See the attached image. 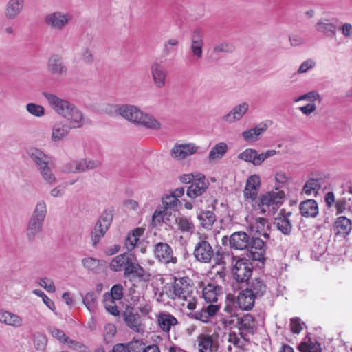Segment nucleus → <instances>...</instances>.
<instances>
[{
    "label": "nucleus",
    "instance_id": "obj_1",
    "mask_svg": "<svg viewBox=\"0 0 352 352\" xmlns=\"http://www.w3.org/2000/svg\"><path fill=\"white\" fill-rule=\"evenodd\" d=\"M43 95L56 112L69 120V125L61 122H57L54 125L52 135L53 141L62 140L69 133L70 129L80 128L83 125V115L74 104L52 94L43 92Z\"/></svg>",
    "mask_w": 352,
    "mask_h": 352
},
{
    "label": "nucleus",
    "instance_id": "obj_2",
    "mask_svg": "<svg viewBox=\"0 0 352 352\" xmlns=\"http://www.w3.org/2000/svg\"><path fill=\"white\" fill-rule=\"evenodd\" d=\"M46 214L45 201L43 200L38 201L27 224L25 234L30 243H33L36 236L42 232Z\"/></svg>",
    "mask_w": 352,
    "mask_h": 352
},
{
    "label": "nucleus",
    "instance_id": "obj_3",
    "mask_svg": "<svg viewBox=\"0 0 352 352\" xmlns=\"http://www.w3.org/2000/svg\"><path fill=\"white\" fill-rule=\"evenodd\" d=\"M27 153L35 164L43 179L50 184L55 183L56 181V177L48 166L49 157L41 149L34 147L29 148L27 150Z\"/></svg>",
    "mask_w": 352,
    "mask_h": 352
},
{
    "label": "nucleus",
    "instance_id": "obj_4",
    "mask_svg": "<svg viewBox=\"0 0 352 352\" xmlns=\"http://www.w3.org/2000/svg\"><path fill=\"white\" fill-rule=\"evenodd\" d=\"M248 248L251 249L247 252V256L252 261L261 262V265H258L259 268L264 267L266 260L264 256L267 249L265 243L259 237H250Z\"/></svg>",
    "mask_w": 352,
    "mask_h": 352
},
{
    "label": "nucleus",
    "instance_id": "obj_5",
    "mask_svg": "<svg viewBox=\"0 0 352 352\" xmlns=\"http://www.w3.org/2000/svg\"><path fill=\"white\" fill-rule=\"evenodd\" d=\"M250 260L243 257L236 261L232 268V274L237 283H244L250 280L254 268Z\"/></svg>",
    "mask_w": 352,
    "mask_h": 352
},
{
    "label": "nucleus",
    "instance_id": "obj_6",
    "mask_svg": "<svg viewBox=\"0 0 352 352\" xmlns=\"http://www.w3.org/2000/svg\"><path fill=\"white\" fill-rule=\"evenodd\" d=\"M285 194L284 191H269L265 194H261L258 199L256 201L259 208L266 206L272 207L273 209L278 208L283 203Z\"/></svg>",
    "mask_w": 352,
    "mask_h": 352
},
{
    "label": "nucleus",
    "instance_id": "obj_7",
    "mask_svg": "<svg viewBox=\"0 0 352 352\" xmlns=\"http://www.w3.org/2000/svg\"><path fill=\"white\" fill-rule=\"evenodd\" d=\"M209 183L206 180L204 174H199L197 179L187 188L186 195L191 199H195L202 195L208 189Z\"/></svg>",
    "mask_w": 352,
    "mask_h": 352
},
{
    "label": "nucleus",
    "instance_id": "obj_8",
    "mask_svg": "<svg viewBox=\"0 0 352 352\" xmlns=\"http://www.w3.org/2000/svg\"><path fill=\"white\" fill-rule=\"evenodd\" d=\"M155 256L158 260L164 263H176L177 258L173 256L172 248L166 243L160 242L155 245Z\"/></svg>",
    "mask_w": 352,
    "mask_h": 352
},
{
    "label": "nucleus",
    "instance_id": "obj_9",
    "mask_svg": "<svg viewBox=\"0 0 352 352\" xmlns=\"http://www.w3.org/2000/svg\"><path fill=\"white\" fill-rule=\"evenodd\" d=\"M47 70L51 74L56 76H63L67 74V67L61 56L58 54H53L49 58Z\"/></svg>",
    "mask_w": 352,
    "mask_h": 352
},
{
    "label": "nucleus",
    "instance_id": "obj_10",
    "mask_svg": "<svg viewBox=\"0 0 352 352\" xmlns=\"http://www.w3.org/2000/svg\"><path fill=\"white\" fill-rule=\"evenodd\" d=\"M193 254L197 261L202 263H210L214 251L208 241L201 240L195 245Z\"/></svg>",
    "mask_w": 352,
    "mask_h": 352
},
{
    "label": "nucleus",
    "instance_id": "obj_11",
    "mask_svg": "<svg viewBox=\"0 0 352 352\" xmlns=\"http://www.w3.org/2000/svg\"><path fill=\"white\" fill-rule=\"evenodd\" d=\"M245 292H249L255 299L264 296L267 290V285L261 278H254L245 282Z\"/></svg>",
    "mask_w": 352,
    "mask_h": 352
},
{
    "label": "nucleus",
    "instance_id": "obj_12",
    "mask_svg": "<svg viewBox=\"0 0 352 352\" xmlns=\"http://www.w3.org/2000/svg\"><path fill=\"white\" fill-rule=\"evenodd\" d=\"M261 186V179L258 175H253L248 177L246 182L245 187L243 190L245 199L256 201L259 188Z\"/></svg>",
    "mask_w": 352,
    "mask_h": 352
},
{
    "label": "nucleus",
    "instance_id": "obj_13",
    "mask_svg": "<svg viewBox=\"0 0 352 352\" xmlns=\"http://www.w3.org/2000/svg\"><path fill=\"white\" fill-rule=\"evenodd\" d=\"M68 21L67 16L60 12L48 14L44 18V22L47 26L57 30H62Z\"/></svg>",
    "mask_w": 352,
    "mask_h": 352
},
{
    "label": "nucleus",
    "instance_id": "obj_14",
    "mask_svg": "<svg viewBox=\"0 0 352 352\" xmlns=\"http://www.w3.org/2000/svg\"><path fill=\"white\" fill-rule=\"evenodd\" d=\"M113 109L114 111L118 112L122 117L133 123L137 121L138 115H141V111L133 105H115Z\"/></svg>",
    "mask_w": 352,
    "mask_h": 352
},
{
    "label": "nucleus",
    "instance_id": "obj_15",
    "mask_svg": "<svg viewBox=\"0 0 352 352\" xmlns=\"http://www.w3.org/2000/svg\"><path fill=\"white\" fill-rule=\"evenodd\" d=\"M217 203V200L214 199V204L210 206L212 210H201L200 212L197 213V219L200 221V225L202 228L210 230L214 223L216 221L217 217L212 210L215 209V204Z\"/></svg>",
    "mask_w": 352,
    "mask_h": 352
},
{
    "label": "nucleus",
    "instance_id": "obj_16",
    "mask_svg": "<svg viewBox=\"0 0 352 352\" xmlns=\"http://www.w3.org/2000/svg\"><path fill=\"white\" fill-rule=\"evenodd\" d=\"M299 210L304 217L315 218L319 213L318 204L315 199H306L300 203Z\"/></svg>",
    "mask_w": 352,
    "mask_h": 352
},
{
    "label": "nucleus",
    "instance_id": "obj_17",
    "mask_svg": "<svg viewBox=\"0 0 352 352\" xmlns=\"http://www.w3.org/2000/svg\"><path fill=\"white\" fill-rule=\"evenodd\" d=\"M151 71L155 86L158 88L164 87L167 76V71L164 66L160 63L155 62L151 65Z\"/></svg>",
    "mask_w": 352,
    "mask_h": 352
},
{
    "label": "nucleus",
    "instance_id": "obj_18",
    "mask_svg": "<svg viewBox=\"0 0 352 352\" xmlns=\"http://www.w3.org/2000/svg\"><path fill=\"white\" fill-rule=\"evenodd\" d=\"M250 236L243 231L233 233L229 239L230 248L236 250H243L248 248Z\"/></svg>",
    "mask_w": 352,
    "mask_h": 352
},
{
    "label": "nucleus",
    "instance_id": "obj_19",
    "mask_svg": "<svg viewBox=\"0 0 352 352\" xmlns=\"http://www.w3.org/2000/svg\"><path fill=\"white\" fill-rule=\"evenodd\" d=\"M197 151V147L193 144L175 145L171 150V155L174 158L184 160Z\"/></svg>",
    "mask_w": 352,
    "mask_h": 352
},
{
    "label": "nucleus",
    "instance_id": "obj_20",
    "mask_svg": "<svg viewBox=\"0 0 352 352\" xmlns=\"http://www.w3.org/2000/svg\"><path fill=\"white\" fill-rule=\"evenodd\" d=\"M239 289L241 291L239 292L236 300L239 307L244 311L252 310L254 305L255 298L249 292H245V289H243L242 287H240Z\"/></svg>",
    "mask_w": 352,
    "mask_h": 352
},
{
    "label": "nucleus",
    "instance_id": "obj_21",
    "mask_svg": "<svg viewBox=\"0 0 352 352\" xmlns=\"http://www.w3.org/2000/svg\"><path fill=\"white\" fill-rule=\"evenodd\" d=\"M24 0H9L8 2L5 16L9 20H13L21 13L23 8Z\"/></svg>",
    "mask_w": 352,
    "mask_h": 352
},
{
    "label": "nucleus",
    "instance_id": "obj_22",
    "mask_svg": "<svg viewBox=\"0 0 352 352\" xmlns=\"http://www.w3.org/2000/svg\"><path fill=\"white\" fill-rule=\"evenodd\" d=\"M248 108L249 105L247 102L237 105L230 113L223 116V120L230 123L238 121L247 112Z\"/></svg>",
    "mask_w": 352,
    "mask_h": 352
},
{
    "label": "nucleus",
    "instance_id": "obj_23",
    "mask_svg": "<svg viewBox=\"0 0 352 352\" xmlns=\"http://www.w3.org/2000/svg\"><path fill=\"white\" fill-rule=\"evenodd\" d=\"M311 175H314V173H311L309 175V179L305 182L302 188V192L306 195H311L312 192H314L316 195L321 188L320 181L322 179V177L313 178L311 177Z\"/></svg>",
    "mask_w": 352,
    "mask_h": 352
},
{
    "label": "nucleus",
    "instance_id": "obj_24",
    "mask_svg": "<svg viewBox=\"0 0 352 352\" xmlns=\"http://www.w3.org/2000/svg\"><path fill=\"white\" fill-rule=\"evenodd\" d=\"M221 292V287L208 283L203 289V297L207 302H215L218 295Z\"/></svg>",
    "mask_w": 352,
    "mask_h": 352
},
{
    "label": "nucleus",
    "instance_id": "obj_25",
    "mask_svg": "<svg viewBox=\"0 0 352 352\" xmlns=\"http://www.w3.org/2000/svg\"><path fill=\"white\" fill-rule=\"evenodd\" d=\"M157 322L160 327L166 333H168L171 327L178 323L177 318L170 314L161 313L158 316Z\"/></svg>",
    "mask_w": 352,
    "mask_h": 352
},
{
    "label": "nucleus",
    "instance_id": "obj_26",
    "mask_svg": "<svg viewBox=\"0 0 352 352\" xmlns=\"http://www.w3.org/2000/svg\"><path fill=\"white\" fill-rule=\"evenodd\" d=\"M333 228L337 234H348L352 229L351 221L344 216L339 217L334 223Z\"/></svg>",
    "mask_w": 352,
    "mask_h": 352
},
{
    "label": "nucleus",
    "instance_id": "obj_27",
    "mask_svg": "<svg viewBox=\"0 0 352 352\" xmlns=\"http://www.w3.org/2000/svg\"><path fill=\"white\" fill-rule=\"evenodd\" d=\"M135 123L152 129H158L161 126L160 123L153 116L144 114L142 111L141 115H138L137 121Z\"/></svg>",
    "mask_w": 352,
    "mask_h": 352
},
{
    "label": "nucleus",
    "instance_id": "obj_28",
    "mask_svg": "<svg viewBox=\"0 0 352 352\" xmlns=\"http://www.w3.org/2000/svg\"><path fill=\"white\" fill-rule=\"evenodd\" d=\"M267 129L266 124L262 126H257L252 129L244 131L242 137L247 142H254L258 140V137Z\"/></svg>",
    "mask_w": 352,
    "mask_h": 352
},
{
    "label": "nucleus",
    "instance_id": "obj_29",
    "mask_svg": "<svg viewBox=\"0 0 352 352\" xmlns=\"http://www.w3.org/2000/svg\"><path fill=\"white\" fill-rule=\"evenodd\" d=\"M123 298V287L121 284L113 285L110 292H106L103 295V301H109L114 303V301L121 300Z\"/></svg>",
    "mask_w": 352,
    "mask_h": 352
},
{
    "label": "nucleus",
    "instance_id": "obj_30",
    "mask_svg": "<svg viewBox=\"0 0 352 352\" xmlns=\"http://www.w3.org/2000/svg\"><path fill=\"white\" fill-rule=\"evenodd\" d=\"M122 316L123 317V320L125 324L132 330L139 332V327H140V316L139 314L133 312H127L123 311L122 313Z\"/></svg>",
    "mask_w": 352,
    "mask_h": 352
},
{
    "label": "nucleus",
    "instance_id": "obj_31",
    "mask_svg": "<svg viewBox=\"0 0 352 352\" xmlns=\"http://www.w3.org/2000/svg\"><path fill=\"white\" fill-rule=\"evenodd\" d=\"M238 158L241 160L252 163L254 166L261 165L259 153L255 149H245L244 151L239 154Z\"/></svg>",
    "mask_w": 352,
    "mask_h": 352
},
{
    "label": "nucleus",
    "instance_id": "obj_32",
    "mask_svg": "<svg viewBox=\"0 0 352 352\" xmlns=\"http://www.w3.org/2000/svg\"><path fill=\"white\" fill-rule=\"evenodd\" d=\"M316 30L318 32L322 33L328 38H334L336 34V27L334 24L329 23L327 20L325 21H319L316 23Z\"/></svg>",
    "mask_w": 352,
    "mask_h": 352
},
{
    "label": "nucleus",
    "instance_id": "obj_33",
    "mask_svg": "<svg viewBox=\"0 0 352 352\" xmlns=\"http://www.w3.org/2000/svg\"><path fill=\"white\" fill-rule=\"evenodd\" d=\"M274 224L282 234L287 236L290 235L293 226L289 219L277 216L274 219Z\"/></svg>",
    "mask_w": 352,
    "mask_h": 352
},
{
    "label": "nucleus",
    "instance_id": "obj_34",
    "mask_svg": "<svg viewBox=\"0 0 352 352\" xmlns=\"http://www.w3.org/2000/svg\"><path fill=\"white\" fill-rule=\"evenodd\" d=\"M228 146L224 142L217 144L210 151L208 155L209 161L220 159L224 156L228 151Z\"/></svg>",
    "mask_w": 352,
    "mask_h": 352
},
{
    "label": "nucleus",
    "instance_id": "obj_35",
    "mask_svg": "<svg viewBox=\"0 0 352 352\" xmlns=\"http://www.w3.org/2000/svg\"><path fill=\"white\" fill-rule=\"evenodd\" d=\"M0 321L7 324L15 327H20L22 325V318L9 311H5L1 314Z\"/></svg>",
    "mask_w": 352,
    "mask_h": 352
},
{
    "label": "nucleus",
    "instance_id": "obj_36",
    "mask_svg": "<svg viewBox=\"0 0 352 352\" xmlns=\"http://www.w3.org/2000/svg\"><path fill=\"white\" fill-rule=\"evenodd\" d=\"M108 229L102 226L100 222H97L94 229L91 232V241L94 247H96L100 240L103 237Z\"/></svg>",
    "mask_w": 352,
    "mask_h": 352
},
{
    "label": "nucleus",
    "instance_id": "obj_37",
    "mask_svg": "<svg viewBox=\"0 0 352 352\" xmlns=\"http://www.w3.org/2000/svg\"><path fill=\"white\" fill-rule=\"evenodd\" d=\"M113 208L104 210L97 222H100L102 226L106 229H109L113 221Z\"/></svg>",
    "mask_w": 352,
    "mask_h": 352
},
{
    "label": "nucleus",
    "instance_id": "obj_38",
    "mask_svg": "<svg viewBox=\"0 0 352 352\" xmlns=\"http://www.w3.org/2000/svg\"><path fill=\"white\" fill-rule=\"evenodd\" d=\"M243 319L242 331L254 334L255 333L254 318L250 314H247L243 316Z\"/></svg>",
    "mask_w": 352,
    "mask_h": 352
},
{
    "label": "nucleus",
    "instance_id": "obj_39",
    "mask_svg": "<svg viewBox=\"0 0 352 352\" xmlns=\"http://www.w3.org/2000/svg\"><path fill=\"white\" fill-rule=\"evenodd\" d=\"M96 294L94 292H88L82 297L83 304L90 311H94L96 308Z\"/></svg>",
    "mask_w": 352,
    "mask_h": 352
},
{
    "label": "nucleus",
    "instance_id": "obj_40",
    "mask_svg": "<svg viewBox=\"0 0 352 352\" xmlns=\"http://www.w3.org/2000/svg\"><path fill=\"white\" fill-rule=\"evenodd\" d=\"M124 256H126L125 252L113 258L110 263V269L114 272L123 270Z\"/></svg>",
    "mask_w": 352,
    "mask_h": 352
},
{
    "label": "nucleus",
    "instance_id": "obj_41",
    "mask_svg": "<svg viewBox=\"0 0 352 352\" xmlns=\"http://www.w3.org/2000/svg\"><path fill=\"white\" fill-rule=\"evenodd\" d=\"M126 351L128 352H143L145 343L141 339H133L130 342H126Z\"/></svg>",
    "mask_w": 352,
    "mask_h": 352
},
{
    "label": "nucleus",
    "instance_id": "obj_42",
    "mask_svg": "<svg viewBox=\"0 0 352 352\" xmlns=\"http://www.w3.org/2000/svg\"><path fill=\"white\" fill-rule=\"evenodd\" d=\"M117 332L116 327L114 324H108L104 327V333L103 335V340L105 344L111 343Z\"/></svg>",
    "mask_w": 352,
    "mask_h": 352
},
{
    "label": "nucleus",
    "instance_id": "obj_43",
    "mask_svg": "<svg viewBox=\"0 0 352 352\" xmlns=\"http://www.w3.org/2000/svg\"><path fill=\"white\" fill-rule=\"evenodd\" d=\"M198 345L203 350L210 349L212 345L213 340L210 335L200 334L198 338Z\"/></svg>",
    "mask_w": 352,
    "mask_h": 352
},
{
    "label": "nucleus",
    "instance_id": "obj_44",
    "mask_svg": "<svg viewBox=\"0 0 352 352\" xmlns=\"http://www.w3.org/2000/svg\"><path fill=\"white\" fill-rule=\"evenodd\" d=\"M82 264L87 270L95 271L100 265V260L94 257H87L82 260Z\"/></svg>",
    "mask_w": 352,
    "mask_h": 352
},
{
    "label": "nucleus",
    "instance_id": "obj_45",
    "mask_svg": "<svg viewBox=\"0 0 352 352\" xmlns=\"http://www.w3.org/2000/svg\"><path fill=\"white\" fill-rule=\"evenodd\" d=\"M26 109L28 113L36 117H41L45 114V109L41 105L34 103H28Z\"/></svg>",
    "mask_w": 352,
    "mask_h": 352
},
{
    "label": "nucleus",
    "instance_id": "obj_46",
    "mask_svg": "<svg viewBox=\"0 0 352 352\" xmlns=\"http://www.w3.org/2000/svg\"><path fill=\"white\" fill-rule=\"evenodd\" d=\"M49 333L61 342L66 343L67 340H69V337L65 335L63 331L58 329L56 327H49L47 328Z\"/></svg>",
    "mask_w": 352,
    "mask_h": 352
},
{
    "label": "nucleus",
    "instance_id": "obj_47",
    "mask_svg": "<svg viewBox=\"0 0 352 352\" xmlns=\"http://www.w3.org/2000/svg\"><path fill=\"white\" fill-rule=\"evenodd\" d=\"M179 228L184 232L192 233L195 230V226L192 221L186 217H182L179 220Z\"/></svg>",
    "mask_w": 352,
    "mask_h": 352
},
{
    "label": "nucleus",
    "instance_id": "obj_48",
    "mask_svg": "<svg viewBox=\"0 0 352 352\" xmlns=\"http://www.w3.org/2000/svg\"><path fill=\"white\" fill-rule=\"evenodd\" d=\"M47 338L43 333H38L34 337V344L38 350H43L47 345Z\"/></svg>",
    "mask_w": 352,
    "mask_h": 352
},
{
    "label": "nucleus",
    "instance_id": "obj_49",
    "mask_svg": "<svg viewBox=\"0 0 352 352\" xmlns=\"http://www.w3.org/2000/svg\"><path fill=\"white\" fill-rule=\"evenodd\" d=\"M33 293L43 298V302L45 305L51 310L54 311L56 309V307L54 305V302L52 300H51L42 290L41 289H34Z\"/></svg>",
    "mask_w": 352,
    "mask_h": 352
},
{
    "label": "nucleus",
    "instance_id": "obj_50",
    "mask_svg": "<svg viewBox=\"0 0 352 352\" xmlns=\"http://www.w3.org/2000/svg\"><path fill=\"white\" fill-rule=\"evenodd\" d=\"M316 344H317L316 349L311 350L308 342L307 341V340L304 339V340L298 344V349L300 352H322V349L320 343L318 342V341H316Z\"/></svg>",
    "mask_w": 352,
    "mask_h": 352
},
{
    "label": "nucleus",
    "instance_id": "obj_51",
    "mask_svg": "<svg viewBox=\"0 0 352 352\" xmlns=\"http://www.w3.org/2000/svg\"><path fill=\"white\" fill-rule=\"evenodd\" d=\"M320 94L317 91H311L300 96L299 97L295 98L294 100V102H298L300 100H308L314 102L315 100L320 98Z\"/></svg>",
    "mask_w": 352,
    "mask_h": 352
},
{
    "label": "nucleus",
    "instance_id": "obj_52",
    "mask_svg": "<svg viewBox=\"0 0 352 352\" xmlns=\"http://www.w3.org/2000/svg\"><path fill=\"white\" fill-rule=\"evenodd\" d=\"M134 275L138 277L140 280L148 282L151 280V274L145 271L140 264H137L136 272Z\"/></svg>",
    "mask_w": 352,
    "mask_h": 352
},
{
    "label": "nucleus",
    "instance_id": "obj_53",
    "mask_svg": "<svg viewBox=\"0 0 352 352\" xmlns=\"http://www.w3.org/2000/svg\"><path fill=\"white\" fill-rule=\"evenodd\" d=\"M204 43H195L191 42L190 50L197 58L200 59L203 55Z\"/></svg>",
    "mask_w": 352,
    "mask_h": 352
},
{
    "label": "nucleus",
    "instance_id": "obj_54",
    "mask_svg": "<svg viewBox=\"0 0 352 352\" xmlns=\"http://www.w3.org/2000/svg\"><path fill=\"white\" fill-rule=\"evenodd\" d=\"M204 33L201 28H196L191 34V42L204 43Z\"/></svg>",
    "mask_w": 352,
    "mask_h": 352
},
{
    "label": "nucleus",
    "instance_id": "obj_55",
    "mask_svg": "<svg viewBox=\"0 0 352 352\" xmlns=\"http://www.w3.org/2000/svg\"><path fill=\"white\" fill-rule=\"evenodd\" d=\"M39 285L48 292L53 293L56 291V287L54 284V282L46 277L41 278Z\"/></svg>",
    "mask_w": 352,
    "mask_h": 352
},
{
    "label": "nucleus",
    "instance_id": "obj_56",
    "mask_svg": "<svg viewBox=\"0 0 352 352\" xmlns=\"http://www.w3.org/2000/svg\"><path fill=\"white\" fill-rule=\"evenodd\" d=\"M106 310L113 316H120V311L118 310V307L114 301V303L109 302V301H103Z\"/></svg>",
    "mask_w": 352,
    "mask_h": 352
},
{
    "label": "nucleus",
    "instance_id": "obj_57",
    "mask_svg": "<svg viewBox=\"0 0 352 352\" xmlns=\"http://www.w3.org/2000/svg\"><path fill=\"white\" fill-rule=\"evenodd\" d=\"M87 160L86 159H81L75 166V170H73L72 168V164H69V171L72 173H82L87 170Z\"/></svg>",
    "mask_w": 352,
    "mask_h": 352
},
{
    "label": "nucleus",
    "instance_id": "obj_58",
    "mask_svg": "<svg viewBox=\"0 0 352 352\" xmlns=\"http://www.w3.org/2000/svg\"><path fill=\"white\" fill-rule=\"evenodd\" d=\"M188 316L190 318L201 321L206 324L209 322L208 316H206V314L203 312V309L200 312L189 313L188 314Z\"/></svg>",
    "mask_w": 352,
    "mask_h": 352
},
{
    "label": "nucleus",
    "instance_id": "obj_59",
    "mask_svg": "<svg viewBox=\"0 0 352 352\" xmlns=\"http://www.w3.org/2000/svg\"><path fill=\"white\" fill-rule=\"evenodd\" d=\"M291 331L293 333L298 334L302 331L300 319L299 318H293L290 320Z\"/></svg>",
    "mask_w": 352,
    "mask_h": 352
},
{
    "label": "nucleus",
    "instance_id": "obj_60",
    "mask_svg": "<svg viewBox=\"0 0 352 352\" xmlns=\"http://www.w3.org/2000/svg\"><path fill=\"white\" fill-rule=\"evenodd\" d=\"M65 344H68L69 346L74 350H80L85 352L87 347L82 342L72 340L69 338Z\"/></svg>",
    "mask_w": 352,
    "mask_h": 352
},
{
    "label": "nucleus",
    "instance_id": "obj_61",
    "mask_svg": "<svg viewBox=\"0 0 352 352\" xmlns=\"http://www.w3.org/2000/svg\"><path fill=\"white\" fill-rule=\"evenodd\" d=\"M219 309V305L210 304L207 307L206 309H203V312H204L206 314V316H208L209 318L210 317L214 316Z\"/></svg>",
    "mask_w": 352,
    "mask_h": 352
},
{
    "label": "nucleus",
    "instance_id": "obj_62",
    "mask_svg": "<svg viewBox=\"0 0 352 352\" xmlns=\"http://www.w3.org/2000/svg\"><path fill=\"white\" fill-rule=\"evenodd\" d=\"M316 109V106L314 102L309 103L305 106L299 107V110L306 116H309L314 112Z\"/></svg>",
    "mask_w": 352,
    "mask_h": 352
},
{
    "label": "nucleus",
    "instance_id": "obj_63",
    "mask_svg": "<svg viewBox=\"0 0 352 352\" xmlns=\"http://www.w3.org/2000/svg\"><path fill=\"white\" fill-rule=\"evenodd\" d=\"M256 232L261 235V232L265 230V227L267 224L268 220L264 217H258L256 219Z\"/></svg>",
    "mask_w": 352,
    "mask_h": 352
},
{
    "label": "nucleus",
    "instance_id": "obj_64",
    "mask_svg": "<svg viewBox=\"0 0 352 352\" xmlns=\"http://www.w3.org/2000/svg\"><path fill=\"white\" fill-rule=\"evenodd\" d=\"M346 201L344 198L338 199L336 201V214H342L346 210Z\"/></svg>",
    "mask_w": 352,
    "mask_h": 352
}]
</instances>
